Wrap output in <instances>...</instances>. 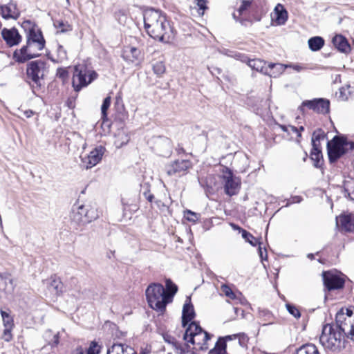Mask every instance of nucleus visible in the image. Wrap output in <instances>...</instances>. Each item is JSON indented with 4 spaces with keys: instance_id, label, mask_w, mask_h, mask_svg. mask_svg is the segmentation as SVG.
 I'll return each mask as SVG.
<instances>
[{
    "instance_id": "obj_49",
    "label": "nucleus",
    "mask_w": 354,
    "mask_h": 354,
    "mask_svg": "<svg viewBox=\"0 0 354 354\" xmlns=\"http://www.w3.org/2000/svg\"><path fill=\"white\" fill-rule=\"evenodd\" d=\"M286 309L288 313L292 315L295 318H299L301 317V313L299 309L292 304H286Z\"/></svg>"
},
{
    "instance_id": "obj_43",
    "label": "nucleus",
    "mask_w": 354,
    "mask_h": 354,
    "mask_svg": "<svg viewBox=\"0 0 354 354\" xmlns=\"http://www.w3.org/2000/svg\"><path fill=\"white\" fill-rule=\"evenodd\" d=\"M184 217L189 221L196 223L200 218V214L187 209L184 212Z\"/></svg>"
},
{
    "instance_id": "obj_42",
    "label": "nucleus",
    "mask_w": 354,
    "mask_h": 354,
    "mask_svg": "<svg viewBox=\"0 0 354 354\" xmlns=\"http://www.w3.org/2000/svg\"><path fill=\"white\" fill-rule=\"evenodd\" d=\"M111 104V97H106L104 99L101 106L102 119L104 121L107 119V110Z\"/></svg>"
},
{
    "instance_id": "obj_60",
    "label": "nucleus",
    "mask_w": 354,
    "mask_h": 354,
    "mask_svg": "<svg viewBox=\"0 0 354 354\" xmlns=\"http://www.w3.org/2000/svg\"><path fill=\"white\" fill-rule=\"evenodd\" d=\"M143 195L145 196L146 199L149 201V202H152L153 201V199L154 198V196L153 194H150L149 193V190L147 189V191H145L144 193H143Z\"/></svg>"
},
{
    "instance_id": "obj_63",
    "label": "nucleus",
    "mask_w": 354,
    "mask_h": 354,
    "mask_svg": "<svg viewBox=\"0 0 354 354\" xmlns=\"http://www.w3.org/2000/svg\"><path fill=\"white\" fill-rule=\"evenodd\" d=\"M24 115L27 118H29L32 117L34 115V112L32 110H26L24 112Z\"/></svg>"
},
{
    "instance_id": "obj_12",
    "label": "nucleus",
    "mask_w": 354,
    "mask_h": 354,
    "mask_svg": "<svg viewBox=\"0 0 354 354\" xmlns=\"http://www.w3.org/2000/svg\"><path fill=\"white\" fill-rule=\"evenodd\" d=\"M304 105L319 114H326L330 111V101L325 98H314L310 100H304Z\"/></svg>"
},
{
    "instance_id": "obj_62",
    "label": "nucleus",
    "mask_w": 354,
    "mask_h": 354,
    "mask_svg": "<svg viewBox=\"0 0 354 354\" xmlns=\"http://www.w3.org/2000/svg\"><path fill=\"white\" fill-rule=\"evenodd\" d=\"M288 67H292L295 71L297 72H299L304 68L302 66L298 64L288 65Z\"/></svg>"
},
{
    "instance_id": "obj_59",
    "label": "nucleus",
    "mask_w": 354,
    "mask_h": 354,
    "mask_svg": "<svg viewBox=\"0 0 354 354\" xmlns=\"http://www.w3.org/2000/svg\"><path fill=\"white\" fill-rule=\"evenodd\" d=\"M302 201V198L300 196H295L290 198V201L288 202L287 205L292 203H299Z\"/></svg>"
},
{
    "instance_id": "obj_56",
    "label": "nucleus",
    "mask_w": 354,
    "mask_h": 354,
    "mask_svg": "<svg viewBox=\"0 0 354 354\" xmlns=\"http://www.w3.org/2000/svg\"><path fill=\"white\" fill-rule=\"evenodd\" d=\"M3 322L4 328H12L14 325L13 320L10 315H7V318H6L3 315Z\"/></svg>"
},
{
    "instance_id": "obj_45",
    "label": "nucleus",
    "mask_w": 354,
    "mask_h": 354,
    "mask_svg": "<svg viewBox=\"0 0 354 354\" xmlns=\"http://www.w3.org/2000/svg\"><path fill=\"white\" fill-rule=\"evenodd\" d=\"M351 86L348 85L346 87H342L339 89V96L338 98L342 101H346L348 99V96L350 95V89Z\"/></svg>"
},
{
    "instance_id": "obj_39",
    "label": "nucleus",
    "mask_w": 354,
    "mask_h": 354,
    "mask_svg": "<svg viewBox=\"0 0 354 354\" xmlns=\"http://www.w3.org/2000/svg\"><path fill=\"white\" fill-rule=\"evenodd\" d=\"M53 25L55 28L59 29V32H66L72 30L71 25L63 20H53Z\"/></svg>"
},
{
    "instance_id": "obj_29",
    "label": "nucleus",
    "mask_w": 354,
    "mask_h": 354,
    "mask_svg": "<svg viewBox=\"0 0 354 354\" xmlns=\"http://www.w3.org/2000/svg\"><path fill=\"white\" fill-rule=\"evenodd\" d=\"M165 297L167 302L171 303L173 297L178 292V286L170 279H168L165 281Z\"/></svg>"
},
{
    "instance_id": "obj_41",
    "label": "nucleus",
    "mask_w": 354,
    "mask_h": 354,
    "mask_svg": "<svg viewBox=\"0 0 354 354\" xmlns=\"http://www.w3.org/2000/svg\"><path fill=\"white\" fill-rule=\"evenodd\" d=\"M153 73L158 77H160L165 72V66L161 61L156 62L152 65Z\"/></svg>"
},
{
    "instance_id": "obj_14",
    "label": "nucleus",
    "mask_w": 354,
    "mask_h": 354,
    "mask_svg": "<svg viewBox=\"0 0 354 354\" xmlns=\"http://www.w3.org/2000/svg\"><path fill=\"white\" fill-rule=\"evenodd\" d=\"M353 324L354 319L344 318L343 313L336 314L335 328L344 338L349 336L350 330L354 327Z\"/></svg>"
},
{
    "instance_id": "obj_58",
    "label": "nucleus",
    "mask_w": 354,
    "mask_h": 354,
    "mask_svg": "<svg viewBox=\"0 0 354 354\" xmlns=\"http://www.w3.org/2000/svg\"><path fill=\"white\" fill-rule=\"evenodd\" d=\"M261 243L260 244H259V248H258V250H259V257L261 258V259L262 261L263 260H267V258H268V254H267V251H266V249L264 248V252H263L262 250V247H261Z\"/></svg>"
},
{
    "instance_id": "obj_15",
    "label": "nucleus",
    "mask_w": 354,
    "mask_h": 354,
    "mask_svg": "<svg viewBox=\"0 0 354 354\" xmlns=\"http://www.w3.org/2000/svg\"><path fill=\"white\" fill-rule=\"evenodd\" d=\"M1 35L8 47L17 46L22 40L21 35L15 27L11 28H3L1 30Z\"/></svg>"
},
{
    "instance_id": "obj_10",
    "label": "nucleus",
    "mask_w": 354,
    "mask_h": 354,
    "mask_svg": "<svg viewBox=\"0 0 354 354\" xmlns=\"http://www.w3.org/2000/svg\"><path fill=\"white\" fill-rule=\"evenodd\" d=\"M222 178L225 194L230 196L236 194L240 189V183L234 178L233 172L229 168L223 169Z\"/></svg>"
},
{
    "instance_id": "obj_21",
    "label": "nucleus",
    "mask_w": 354,
    "mask_h": 354,
    "mask_svg": "<svg viewBox=\"0 0 354 354\" xmlns=\"http://www.w3.org/2000/svg\"><path fill=\"white\" fill-rule=\"evenodd\" d=\"M243 62H246L248 65L253 70L261 72L263 74H268V68L266 66V62L260 59H250L248 57H243Z\"/></svg>"
},
{
    "instance_id": "obj_17",
    "label": "nucleus",
    "mask_w": 354,
    "mask_h": 354,
    "mask_svg": "<svg viewBox=\"0 0 354 354\" xmlns=\"http://www.w3.org/2000/svg\"><path fill=\"white\" fill-rule=\"evenodd\" d=\"M154 148L160 156L169 157L171 154V140L165 136H158L155 140Z\"/></svg>"
},
{
    "instance_id": "obj_5",
    "label": "nucleus",
    "mask_w": 354,
    "mask_h": 354,
    "mask_svg": "<svg viewBox=\"0 0 354 354\" xmlns=\"http://www.w3.org/2000/svg\"><path fill=\"white\" fill-rule=\"evenodd\" d=\"M98 75L93 70L88 68L86 64H77L74 68L72 85L76 92L87 86L94 81Z\"/></svg>"
},
{
    "instance_id": "obj_6",
    "label": "nucleus",
    "mask_w": 354,
    "mask_h": 354,
    "mask_svg": "<svg viewBox=\"0 0 354 354\" xmlns=\"http://www.w3.org/2000/svg\"><path fill=\"white\" fill-rule=\"evenodd\" d=\"M45 66L46 62L41 60L31 61L27 64L26 81L32 87L33 93H35V89L41 87V80L44 79L43 69Z\"/></svg>"
},
{
    "instance_id": "obj_13",
    "label": "nucleus",
    "mask_w": 354,
    "mask_h": 354,
    "mask_svg": "<svg viewBox=\"0 0 354 354\" xmlns=\"http://www.w3.org/2000/svg\"><path fill=\"white\" fill-rule=\"evenodd\" d=\"M192 167V162L188 160H175L166 166V172L169 176H183Z\"/></svg>"
},
{
    "instance_id": "obj_23",
    "label": "nucleus",
    "mask_w": 354,
    "mask_h": 354,
    "mask_svg": "<svg viewBox=\"0 0 354 354\" xmlns=\"http://www.w3.org/2000/svg\"><path fill=\"white\" fill-rule=\"evenodd\" d=\"M111 353L114 354H137L132 347L122 343H115L109 348L108 354Z\"/></svg>"
},
{
    "instance_id": "obj_48",
    "label": "nucleus",
    "mask_w": 354,
    "mask_h": 354,
    "mask_svg": "<svg viewBox=\"0 0 354 354\" xmlns=\"http://www.w3.org/2000/svg\"><path fill=\"white\" fill-rule=\"evenodd\" d=\"M97 218H98V214L95 209H88L86 207V224L91 223L92 221L95 220Z\"/></svg>"
},
{
    "instance_id": "obj_32",
    "label": "nucleus",
    "mask_w": 354,
    "mask_h": 354,
    "mask_svg": "<svg viewBox=\"0 0 354 354\" xmlns=\"http://www.w3.org/2000/svg\"><path fill=\"white\" fill-rule=\"evenodd\" d=\"M226 341L227 339H225V337H220L214 347L209 351L208 354H227Z\"/></svg>"
},
{
    "instance_id": "obj_35",
    "label": "nucleus",
    "mask_w": 354,
    "mask_h": 354,
    "mask_svg": "<svg viewBox=\"0 0 354 354\" xmlns=\"http://www.w3.org/2000/svg\"><path fill=\"white\" fill-rule=\"evenodd\" d=\"M324 39L319 36L313 37L308 41L309 48L312 51L319 50L324 46Z\"/></svg>"
},
{
    "instance_id": "obj_28",
    "label": "nucleus",
    "mask_w": 354,
    "mask_h": 354,
    "mask_svg": "<svg viewBox=\"0 0 354 354\" xmlns=\"http://www.w3.org/2000/svg\"><path fill=\"white\" fill-rule=\"evenodd\" d=\"M48 288L56 295H59L63 291V284L59 278L52 277L48 284Z\"/></svg>"
},
{
    "instance_id": "obj_51",
    "label": "nucleus",
    "mask_w": 354,
    "mask_h": 354,
    "mask_svg": "<svg viewBox=\"0 0 354 354\" xmlns=\"http://www.w3.org/2000/svg\"><path fill=\"white\" fill-rule=\"evenodd\" d=\"M57 77L65 82L68 77V71L66 68H58L56 72Z\"/></svg>"
},
{
    "instance_id": "obj_7",
    "label": "nucleus",
    "mask_w": 354,
    "mask_h": 354,
    "mask_svg": "<svg viewBox=\"0 0 354 354\" xmlns=\"http://www.w3.org/2000/svg\"><path fill=\"white\" fill-rule=\"evenodd\" d=\"M347 139L345 137L334 136L331 141L327 142V152L330 163L335 162L347 152Z\"/></svg>"
},
{
    "instance_id": "obj_33",
    "label": "nucleus",
    "mask_w": 354,
    "mask_h": 354,
    "mask_svg": "<svg viewBox=\"0 0 354 354\" xmlns=\"http://www.w3.org/2000/svg\"><path fill=\"white\" fill-rule=\"evenodd\" d=\"M338 222L342 228L347 232H351L354 228L353 223L352 216L351 214H342L339 216Z\"/></svg>"
},
{
    "instance_id": "obj_9",
    "label": "nucleus",
    "mask_w": 354,
    "mask_h": 354,
    "mask_svg": "<svg viewBox=\"0 0 354 354\" xmlns=\"http://www.w3.org/2000/svg\"><path fill=\"white\" fill-rule=\"evenodd\" d=\"M322 275L324 286L328 291L340 290L344 288V279L333 271H324Z\"/></svg>"
},
{
    "instance_id": "obj_37",
    "label": "nucleus",
    "mask_w": 354,
    "mask_h": 354,
    "mask_svg": "<svg viewBox=\"0 0 354 354\" xmlns=\"http://www.w3.org/2000/svg\"><path fill=\"white\" fill-rule=\"evenodd\" d=\"M46 340L48 342V344L52 348L57 347L59 343V333L53 334L51 330H47L44 334Z\"/></svg>"
},
{
    "instance_id": "obj_31",
    "label": "nucleus",
    "mask_w": 354,
    "mask_h": 354,
    "mask_svg": "<svg viewBox=\"0 0 354 354\" xmlns=\"http://www.w3.org/2000/svg\"><path fill=\"white\" fill-rule=\"evenodd\" d=\"M344 196L351 201L354 200V180L349 178L343 183Z\"/></svg>"
},
{
    "instance_id": "obj_19",
    "label": "nucleus",
    "mask_w": 354,
    "mask_h": 354,
    "mask_svg": "<svg viewBox=\"0 0 354 354\" xmlns=\"http://www.w3.org/2000/svg\"><path fill=\"white\" fill-rule=\"evenodd\" d=\"M196 313L194 309V306L192 304L190 297H187L185 304L183 307L182 311V326L186 327L189 322L195 317Z\"/></svg>"
},
{
    "instance_id": "obj_3",
    "label": "nucleus",
    "mask_w": 354,
    "mask_h": 354,
    "mask_svg": "<svg viewBox=\"0 0 354 354\" xmlns=\"http://www.w3.org/2000/svg\"><path fill=\"white\" fill-rule=\"evenodd\" d=\"M212 337V335L203 329L196 322H191L183 335V339L192 344L199 346V349L206 351L208 349L207 341Z\"/></svg>"
},
{
    "instance_id": "obj_8",
    "label": "nucleus",
    "mask_w": 354,
    "mask_h": 354,
    "mask_svg": "<svg viewBox=\"0 0 354 354\" xmlns=\"http://www.w3.org/2000/svg\"><path fill=\"white\" fill-rule=\"evenodd\" d=\"M22 27L28 28L26 41L28 44H36L37 50H41L45 47L46 41L41 30L36 28V26L32 24L30 20L24 21Z\"/></svg>"
},
{
    "instance_id": "obj_2",
    "label": "nucleus",
    "mask_w": 354,
    "mask_h": 354,
    "mask_svg": "<svg viewBox=\"0 0 354 354\" xmlns=\"http://www.w3.org/2000/svg\"><path fill=\"white\" fill-rule=\"evenodd\" d=\"M344 339L335 329L334 324H326L323 326L319 342L325 348L339 352L344 347Z\"/></svg>"
},
{
    "instance_id": "obj_26",
    "label": "nucleus",
    "mask_w": 354,
    "mask_h": 354,
    "mask_svg": "<svg viewBox=\"0 0 354 354\" xmlns=\"http://www.w3.org/2000/svg\"><path fill=\"white\" fill-rule=\"evenodd\" d=\"M288 67V65H285L280 63H270L268 66V75L272 77H277L281 74H282L285 69Z\"/></svg>"
},
{
    "instance_id": "obj_40",
    "label": "nucleus",
    "mask_w": 354,
    "mask_h": 354,
    "mask_svg": "<svg viewBox=\"0 0 354 354\" xmlns=\"http://www.w3.org/2000/svg\"><path fill=\"white\" fill-rule=\"evenodd\" d=\"M242 237L252 246H256L260 244L261 242L259 239H256L251 233L246 231L244 229H241Z\"/></svg>"
},
{
    "instance_id": "obj_50",
    "label": "nucleus",
    "mask_w": 354,
    "mask_h": 354,
    "mask_svg": "<svg viewBox=\"0 0 354 354\" xmlns=\"http://www.w3.org/2000/svg\"><path fill=\"white\" fill-rule=\"evenodd\" d=\"M173 348L178 353L180 354H186V353L188 351V349L189 348V346L188 344H185L184 346L178 342L177 340L176 342V344L173 346Z\"/></svg>"
},
{
    "instance_id": "obj_1",
    "label": "nucleus",
    "mask_w": 354,
    "mask_h": 354,
    "mask_svg": "<svg viewBox=\"0 0 354 354\" xmlns=\"http://www.w3.org/2000/svg\"><path fill=\"white\" fill-rule=\"evenodd\" d=\"M143 17L145 28L150 37L160 41H165L167 31L171 28L165 16L159 10L151 8L145 11ZM169 38L168 36L167 39Z\"/></svg>"
},
{
    "instance_id": "obj_20",
    "label": "nucleus",
    "mask_w": 354,
    "mask_h": 354,
    "mask_svg": "<svg viewBox=\"0 0 354 354\" xmlns=\"http://www.w3.org/2000/svg\"><path fill=\"white\" fill-rule=\"evenodd\" d=\"M86 207L84 205H74L72 207L71 218L77 224H86Z\"/></svg>"
},
{
    "instance_id": "obj_34",
    "label": "nucleus",
    "mask_w": 354,
    "mask_h": 354,
    "mask_svg": "<svg viewBox=\"0 0 354 354\" xmlns=\"http://www.w3.org/2000/svg\"><path fill=\"white\" fill-rule=\"evenodd\" d=\"M225 339L227 340H232V339H238V344L243 348H247L248 343L249 341V337L248 335L243 333L234 334L232 335H227L225 337Z\"/></svg>"
},
{
    "instance_id": "obj_25",
    "label": "nucleus",
    "mask_w": 354,
    "mask_h": 354,
    "mask_svg": "<svg viewBox=\"0 0 354 354\" xmlns=\"http://www.w3.org/2000/svg\"><path fill=\"white\" fill-rule=\"evenodd\" d=\"M326 137V135L322 129H317L314 131L312 136V149L313 150L317 151V149H321L320 141L324 140Z\"/></svg>"
},
{
    "instance_id": "obj_61",
    "label": "nucleus",
    "mask_w": 354,
    "mask_h": 354,
    "mask_svg": "<svg viewBox=\"0 0 354 354\" xmlns=\"http://www.w3.org/2000/svg\"><path fill=\"white\" fill-rule=\"evenodd\" d=\"M71 354H84V351L82 346H78L72 351Z\"/></svg>"
},
{
    "instance_id": "obj_52",
    "label": "nucleus",
    "mask_w": 354,
    "mask_h": 354,
    "mask_svg": "<svg viewBox=\"0 0 354 354\" xmlns=\"http://www.w3.org/2000/svg\"><path fill=\"white\" fill-rule=\"evenodd\" d=\"M252 4V1L250 0H242L241 5L238 9L239 15H242L246 10H248Z\"/></svg>"
},
{
    "instance_id": "obj_64",
    "label": "nucleus",
    "mask_w": 354,
    "mask_h": 354,
    "mask_svg": "<svg viewBox=\"0 0 354 354\" xmlns=\"http://www.w3.org/2000/svg\"><path fill=\"white\" fill-rule=\"evenodd\" d=\"M346 149H347V151L348 149L351 150V151H353L354 149V142H348L347 140Z\"/></svg>"
},
{
    "instance_id": "obj_18",
    "label": "nucleus",
    "mask_w": 354,
    "mask_h": 354,
    "mask_svg": "<svg viewBox=\"0 0 354 354\" xmlns=\"http://www.w3.org/2000/svg\"><path fill=\"white\" fill-rule=\"evenodd\" d=\"M1 17L5 19H17L20 16V10L16 2L10 1L8 3L0 6Z\"/></svg>"
},
{
    "instance_id": "obj_36",
    "label": "nucleus",
    "mask_w": 354,
    "mask_h": 354,
    "mask_svg": "<svg viewBox=\"0 0 354 354\" xmlns=\"http://www.w3.org/2000/svg\"><path fill=\"white\" fill-rule=\"evenodd\" d=\"M310 159L313 161V166L316 168H322L324 159L321 149L317 151L312 149L310 152Z\"/></svg>"
},
{
    "instance_id": "obj_24",
    "label": "nucleus",
    "mask_w": 354,
    "mask_h": 354,
    "mask_svg": "<svg viewBox=\"0 0 354 354\" xmlns=\"http://www.w3.org/2000/svg\"><path fill=\"white\" fill-rule=\"evenodd\" d=\"M332 43L342 53H348L351 49L348 40L341 35L334 36L332 39Z\"/></svg>"
},
{
    "instance_id": "obj_38",
    "label": "nucleus",
    "mask_w": 354,
    "mask_h": 354,
    "mask_svg": "<svg viewBox=\"0 0 354 354\" xmlns=\"http://www.w3.org/2000/svg\"><path fill=\"white\" fill-rule=\"evenodd\" d=\"M57 58L54 59L53 57H49V59L54 63L62 62L64 60L68 59L67 53L66 49L63 47V46L58 44L57 49Z\"/></svg>"
},
{
    "instance_id": "obj_57",
    "label": "nucleus",
    "mask_w": 354,
    "mask_h": 354,
    "mask_svg": "<svg viewBox=\"0 0 354 354\" xmlns=\"http://www.w3.org/2000/svg\"><path fill=\"white\" fill-rule=\"evenodd\" d=\"M163 339L165 342L171 344L172 346L174 345V344H176V338L169 334H164Z\"/></svg>"
},
{
    "instance_id": "obj_53",
    "label": "nucleus",
    "mask_w": 354,
    "mask_h": 354,
    "mask_svg": "<svg viewBox=\"0 0 354 354\" xmlns=\"http://www.w3.org/2000/svg\"><path fill=\"white\" fill-rule=\"evenodd\" d=\"M196 5L198 7V12L201 15L204 14V11L207 9L206 0H196Z\"/></svg>"
},
{
    "instance_id": "obj_4",
    "label": "nucleus",
    "mask_w": 354,
    "mask_h": 354,
    "mask_svg": "<svg viewBox=\"0 0 354 354\" xmlns=\"http://www.w3.org/2000/svg\"><path fill=\"white\" fill-rule=\"evenodd\" d=\"M149 306L153 310L163 312L165 310L167 302L165 297V290L160 283L150 284L145 291Z\"/></svg>"
},
{
    "instance_id": "obj_30",
    "label": "nucleus",
    "mask_w": 354,
    "mask_h": 354,
    "mask_svg": "<svg viewBox=\"0 0 354 354\" xmlns=\"http://www.w3.org/2000/svg\"><path fill=\"white\" fill-rule=\"evenodd\" d=\"M293 354H320L317 347L312 343L301 345Z\"/></svg>"
},
{
    "instance_id": "obj_16",
    "label": "nucleus",
    "mask_w": 354,
    "mask_h": 354,
    "mask_svg": "<svg viewBox=\"0 0 354 354\" xmlns=\"http://www.w3.org/2000/svg\"><path fill=\"white\" fill-rule=\"evenodd\" d=\"M32 45L26 44L23 46L20 50H15L13 53V58L18 63H24L28 60L33 58L38 57L40 55L39 53H34L32 52Z\"/></svg>"
},
{
    "instance_id": "obj_27",
    "label": "nucleus",
    "mask_w": 354,
    "mask_h": 354,
    "mask_svg": "<svg viewBox=\"0 0 354 354\" xmlns=\"http://www.w3.org/2000/svg\"><path fill=\"white\" fill-rule=\"evenodd\" d=\"M275 21L278 25L284 24L288 19V12L281 4H277L274 8Z\"/></svg>"
},
{
    "instance_id": "obj_11",
    "label": "nucleus",
    "mask_w": 354,
    "mask_h": 354,
    "mask_svg": "<svg viewBox=\"0 0 354 354\" xmlns=\"http://www.w3.org/2000/svg\"><path fill=\"white\" fill-rule=\"evenodd\" d=\"M105 151V147L102 145L94 148L88 156L82 158V167L88 169L95 166L102 160Z\"/></svg>"
},
{
    "instance_id": "obj_44",
    "label": "nucleus",
    "mask_w": 354,
    "mask_h": 354,
    "mask_svg": "<svg viewBox=\"0 0 354 354\" xmlns=\"http://www.w3.org/2000/svg\"><path fill=\"white\" fill-rule=\"evenodd\" d=\"M344 314V318H350L351 320L354 319V307L350 306L348 308H342L337 313Z\"/></svg>"
},
{
    "instance_id": "obj_22",
    "label": "nucleus",
    "mask_w": 354,
    "mask_h": 354,
    "mask_svg": "<svg viewBox=\"0 0 354 354\" xmlns=\"http://www.w3.org/2000/svg\"><path fill=\"white\" fill-rule=\"evenodd\" d=\"M122 57L125 61L138 65L140 62V50L136 47H130L124 50Z\"/></svg>"
},
{
    "instance_id": "obj_55",
    "label": "nucleus",
    "mask_w": 354,
    "mask_h": 354,
    "mask_svg": "<svg viewBox=\"0 0 354 354\" xmlns=\"http://www.w3.org/2000/svg\"><path fill=\"white\" fill-rule=\"evenodd\" d=\"M12 328H4L2 338L6 342H10L12 338V335L11 333V330Z\"/></svg>"
},
{
    "instance_id": "obj_46",
    "label": "nucleus",
    "mask_w": 354,
    "mask_h": 354,
    "mask_svg": "<svg viewBox=\"0 0 354 354\" xmlns=\"http://www.w3.org/2000/svg\"><path fill=\"white\" fill-rule=\"evenodd\" d=\"M114 17L119 24H124L126 23L127 13L125 10H119L116 11L114 14Z\"/></svg>"
},
{
    "instance_id": "obj_47",
    "label": "nucleus",
    "mask_w": 354,
    "mask_h": 354,
    "mask_svg": "<svg viewBox=\"0 0 354 354\" xmlns=\"http://www.w3.org/2000/svg\"><path fill=\"white\" fill-rule=\"evenodd\" d=\"M101 347L95 341H92L90 344L88 348L86 351V354H100Z\"/></svg>"
},
{
    "instance_id": "obj_54",
    "label": "nucleus",
    "mask_w": 354,
    "mask_h": 354,
    "mask_svg": "<svg viewBox=\"0 0 354 354\" xmlns=\"http://www.w3.org/2000/svg\"><path fill=\"white\" fill-rule=\"evenodd\" d=\"M221 289H222V291L224 292V294L231 298V299H234L236 297V295L234 293V292L232 290V289L227 285H223L221 286Z\"/></svg>"
}]
</instances>
